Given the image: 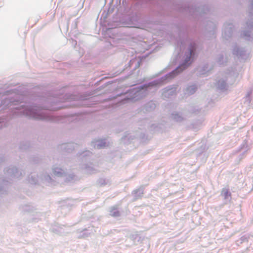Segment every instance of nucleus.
<instances>
[{"label":"nucleus","mask_w":253,"mask_h":253,"mask_svg":"<svg viewBox=\"0 0 253 253\" xmlns=\"http://www.w3.org/2000/svg\"><path fill=\"white\" fill-rule=\"evenodd\" d=\"M194 49H190V55H192V52H193Z\"/></svg>","instance_id":"20e7f679"},{"label":"nucleus","mask_w":253,"mask_h":253,"mask_svg":"<svg viewBox=\"0 0 253 253\" xmlns=\"http://www.w3.org/2000/svg\"><path fill=\"white\" fill-rule=\"evenodd\" d=\"M185 64L183 65H181V66L179 67L175 71V72H177V71H179V70H180L181 69H182L183 68V67L185 66Z\"/></svg>","instance_id":"f03ea898"},{"label":"nucleus","mask_w":253,"mask_h":253,"mask_svg":"<svg viewBox=\"0 0 253 253\" xmlns=\"http://www.w3.org/2000/svg\"><path fill=\"white\" fill-rule=\"evenodd\" d=\"M222 194L225 199H227L229 197L231 196V194L227 189H223L222 190Z\"/></svg>","instance_id":"f257e3e1"},{"label":"nucleus","mask_w":253,"mask_h":253,"mask_svg":"<svg viewBox=\"0 0 253 253\" xmlns=\"http://www.w3.org/2000/svg\"><path fill=\"white\" fill-rule=\"evenodd\" d=\"M112 215H113V216H117V215H119V212H118V211H117L116 213V212H114V213H113L112 214Z\"/></svg>","instance_id":"7ed1b4c3"}]
</instances>
